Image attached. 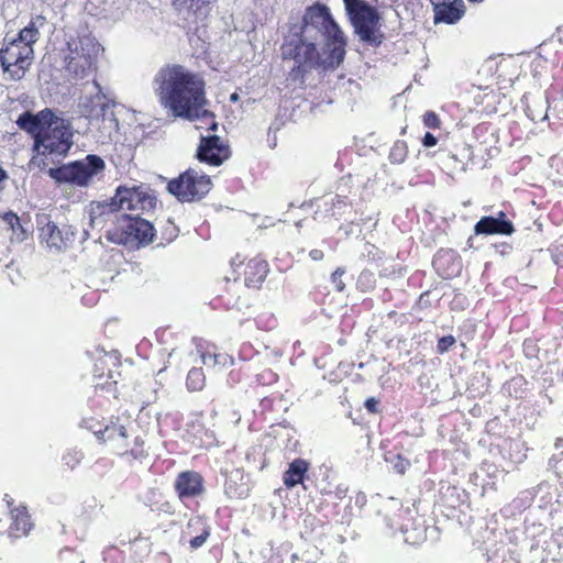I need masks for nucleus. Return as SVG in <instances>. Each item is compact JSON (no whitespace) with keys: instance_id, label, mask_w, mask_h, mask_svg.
Segmentation results:
<instances>
[{"instance_id":"obj_1","label":"nucleus","mask_w":563,"mask_h":563,"mask_svg":"<svg viewBox=\"0 0 563 563\" xmlns=\"http://www.w3.org/2000/svg\"><path fill=\"white\" fill-rule=\"evenodd\" d=\"M344 34L327 5L316 3L306 9L302 24H294L282 46L284 58L294 59L303 70L316 66L333 68L345 55Z\"/></svg>"},{"instance_id":"obj_2","label":"nucleus","mask_w":563,"mask_h":563,"mask_svg":"<svg viewBox=\"0 0 563 563\" xmlns=\"http://www.w3.org/2000/svg\"><path fill=\"white\" fill-rule=\"evenodd\" d=\"M201 76L178 64L158 69L153 78V90L161 106L175 118L195 121L210 117Z\"/></svg>"},{"instance_id":"obj_3","label":"nucleus","mask_w":563,"mask_h":563,"mask_svg":"<svg viewBox=\"0 0 563 563\" xmlns=\"http://www.w3.org/2000/svg\"><path fill=\"white\" fill-rule=\"evenodd\" d=\"M18 125L34 136V156L31 164L37 167L46 166L41 156L62 157L67 154L73 145V132L69 124L56 117L49 109H44L37 114L24 112L16 121Z\"/></svg>"},{"instance_id":"obj_4","label":"nucleus","mask_w":563,"mask_h":563,"mask_svg":"<svg viewBox=\"0 0 563 563\" xmlns=\"http://www.w3.org/2000/svg\"><path fill=\"white\" fill-rule=\"evenodd\" d=\"M44 23L45 18L37 15L20 31L16 38H5V44L0 49V64L11 79H21L31 66L34 56L33 44L38 38V27Z\"/></svg>"},{"instance_id":"obj_5","label":"nucleus","mask_w":563,"mask_h":563,"mask_svg":"<svg viewBox=\"0 0 563 563\" xmlns=\"http://www.w3.org/2000/svg\"><path fill=\"white\" fill-rule=\"evenodd\" d=\"M93 88L95 93L81 98L79 106L85 115L89 118L90 126L100 133L99 141L106 143L112 140V135L117 133L119 126L112 110L115 102L112 96L104 92L96 80Z\"/></svg>"},{"instance_id":"obj_6","label":"nucleus","mask_w":563,"mask_h":563,"mask_svg":"<svg viewBox=\"0 0 563 563\" xmlns=\"http://www.w3.org/2000/svg\"><path fill=\"white\" fill-rule=\"evenodd\" d=\"M106 169L104 161L93 154L85 158L65 164L57 168H49V176L58 183H69L78 187H88L99 178Z\"/></svg>"},{"instance_id":"obj_7","label":"nucleus","mask_w":563,"mask_h":563,"mask_svg":"<svg viewBox=\"0 0 563 563\" xmlns=\"http://www.w3.org/2000/svg\"><path fill=\"white\" fill-rule=\"evenodd\" d=\"M102 51L101 45L90 35L71 40L68 42V54L65 57L67 71L77 77H85L95 68Z\"/></svg>"},{"instance_id":"obj_8","label":"nucleus","mask_w":563,"mask_h":563,"mask_svg":"<svg viewBox=\"0 0 563 563\" xmlns=\"http://www.w3.org/2000/svg\"><path fill=\"white\" fill-rule=\"evenodd\" d=\"M343 2L360 38L371 44L380 43L376 32L379 20L377 10L364 0H343Z\"/></svg>"},{"instance_id":"obj_9","label":"nucleus","mask_w":563,"mask_h":563,"mask_svg":"<svg viewBox=\"0 0 563 563\" xmlns=\"http://www.w3.org/2000/svg\"><path fill=\"white\" fill-rule=\"evenodd\" d=\"M112 206L117 211L129 212L125 216H140L144 211L153 209L155 198L147 192V188L143 186H120L118 187Z\"/></svg>"},{"instance_id":"obj_10","label":"nucleus","mask_w":563,"mask_h":563,"mask_svg":"<svg viewBox=\"0 0 563 563\" xmlns=\"http://www.w3.org/2000/svg\"><path fill=\"white\" fill-rule=\"evenodd\" d=\"M168 191L180 201L199 200L211 189V180L194 169H188L168 183Z\"/></svg>"},{"instance_id":"obj_11","label":"nucleus","mask_w":563,"mask_h":563,"mask_svg":"<svg viewBox=\"0 0 563 563\" xmlns=\"http://www.w3.org/2000/svg\"><path fill=\"white\" fill-rule=\"evenodd\" d=\"M230 151L217 135L201 137L197 151V157L200 162L219 166L229 158Z\"/></svg>"},{"instance_id":"obj_12","label":"nucleus","mask_w":563,"mask_h":563,"mask_svg":"<svg viewBox=\"0 0 563 563\" xmlns=\"http://www.w3.org/2000/svg\"><path fill=\"white\" fill-rule=\"evenodd\" d=\"M125 224H122V230L128 238L133 239L140 244L146 245L151 243L155 236V230L153 225L140 216H125L123 220Z\"/></svg>"},{"instance_id":"obj_13","label":"nucleus","mask_w":563,"mask_h":563,"mask_svg":"<svg viewBox=\"0 0 563 563\" xmlns=\"http://www.w3.org/2000/svg\"><path fill=\"white\" fill-rule=\"evenodd\" d=\"M172 3L186 20L202 21L210 12L207 0H172Z\"/></svg>"},{"instance_id":"obj_14","label":"nucleus","mask_w":563,"mask_h":563,"mask_svg":"<svg viewBox=\"0 0 563 563\" xmlns=\"http://www.w3.org/2000/svg\"><path fill=\"white\" fill-rule=\"evenodd\" d=\"M175 487L180 498L198 496L203 492L202 477L197 472H183L178 475Z\"/></svg>"},{"instance_id":"obj_15","label":"nucleus","mask_w":563,"mask_h":563,"mask_svg":"<svg viewBox=\"0 0 563 563\" xmlns=\"http://www.w3.org/2000/svg\"><path fill=\"white\" fill-rule=\"evenodd\" d=\"M514 231L515 227L511 221H498L493 216L482 217L474 225V232L476 235H511Z\"/></svg>"},{"instance_id":"obj_16","label":"nucleus","mask_w":563,"mask_h":563,"mask_svg":"<svg viewBox=\"0 0 563 563\" xmlns=\"http://www.w3.org/2000/svg\"><path fill=\"white\" fill-rule=\"evenodd\" d=\"M93 433L103 442H111L114 449L121 450L126 446L128 428L122 423L107 426L103 430H93Z\"/></svg>"},{"instance_id":"obj_17","label":"nucleus","mask_w":563,"mask_h":563,"mask_svg":"<svg viewBox=\"0 0 563 563\" xmlns=\"http://www.w3.org/2000/svg\"><path fill=\"white\" fill-rule=\"evenodd\" d=\"M40 236L48 247H53L57 251L62 250L69 240L68 233L64 234L63 231L52 221H47L41 228Z\"/></svg>"},{"instance_id":"obj_18","label":"nucleus","mask_w":563,"mask_h":563,"mask_svg":"<svg viewBox=\"0 0 563 563\" xmlns=\"http://www.w3.org/2000/svg\"><path fill=\"white\" fill-rule=\"evenodd\" d=\"M434 22L455 23L457 21V0H431Z\"/></svg>"},{"instance_id":"obj_19","label":"nucleus","mask_w":563,"mask_h":563,"mask_svg":"<svg viewBox=\"0 0 563 563\" xmlns=\"http://www.w3.org/2000/svg\"><path fill=\"white\" fill-rule=\"evenodd\" d=\"M114 212L117 210L112 206V199L110 201H92L88 208L90 225L92 228H102L106 218Z\"/></svg>"},{"instance_id":"obj_20","label":"nucleus","mask_w":563,"mask_h":563,"mask_svg":"<svg viewBox=\"0 0 563 563\" xmlns=\"http://www.w3.org/2000/svg\"><path fill=\"white\" fill-rule=\"evenodd\" d=\"M308 468L309 464L307 461L296 459L289 464L288 470L284 474V484L288 488L295 487L297 484L302 482L303 475L308 471Z\"/></svg>"},{"instance_id":"obj_21","label":"nucleus","mask_w":563,"mask_h":563,"mask_svg":"<svg viewBox=\"0 0 563 563\" xmlns=\"http://www.w3.org/2000/svg\"><path fill=\"white\" fill-rule=\"evenodd\" d=\"M13 522L11 525L12 532L16 536H25L31 530L32 523L30 516L24 508H18L12 511Z\"/></svg>"},{"instance_id":"obj_22","label":"nucleus","mask_w":563,"mask_h":563,"mask_svg":"<svg viewBox=\"0 0 563 563\" xmlns=\"http://www.w3.org/2000/svg\"><path fill=\"white\" fill-rule=\"evenodd\" d=\"M205 386V375L201 368H192L187 375V387L190 390H201Z\"/></svg>"},{"instance_id":"obj_23","label":"nucleus","mask_w":563,"mask_h":563,"mask_svg":"<svg viewBox=\"0 0 563 563\" xmlns=\"http://www.w3.org/2000/svg\"><path fill=\"white\" fill-rule=\"evenodd\" d=\"M548 101L539 98V109L534 110L530 106H527L526 113L532 121H542L547 119V106Z\"/></svg>"},{"instance_id":"obj_24","label":"nucleus","mask_w":563,"mask_h":563,"mask_svg":"<svg viewBox=\"0 0 563 563\" xmlns=\"http://www.w3.org/2000/svg\"><path fill=\"white\" fill-rule=\"evenodd\" d=\"M202 361H203V364L205 365H210L212 364L213 366L216 365H222V366H227L228 364H233V360L231 356H229L228 354H213V355H202Z\"/></svg>"},{"instance_id":"obj_25","label":"nucleus","mask_w":563,"mask_h":563,"mask_svg":"<svg viewBox=\"0 0 563 563\" xmlns=\"http://www.w3.org/2000/svg\"><path fill=\"white\" fill-rule=\"evenodd\" d=\"M549 467L554 471L556 476L563 477V451L559 454H554L549 460Z\"/></svg>"},{"instance_id":"obj_26","label":"nucleus","mask_w":563,"mask_h":563,"mask_svg":"<svg viewBox=\"0 0 563 563\" xmlns=\"http://www.w3.org/2000/svg\"><path fill=\"white\" fill-rule=\"evenodd\" d=\"M394 470L399 474H405L410 463L408 460L402 459L400 455H393L389 460Z\"/></svg>"},{"instance_id":"obj_27","label":"nucleus","mask_w":563,"mask_h":563,"mask_svg":"<svg viewBox=\"0 0 563 563\" xmlns=\"http://www.w3.org/2000/svg\"><path fill=\"white\" fill-rule=\"evenodd\" d=\"M247 268H256L260 273V279H263L267 273V265L263 261L252 260L247 264Z\"/></svg>"},{"instance_id":"obj_28","label":"nucleus","mask_w":563,"mask_h":563,"mask_svg":"<svg viewBox=\"0 0 563 563\" xmlns=\"http://www.w3.org/2000/svg\"><path fill=\"white\" fill-rule=\"evenodd\" d=\"M493 69H494L493 60L487 59L478 68H476V74L478 76L484 75V76L488 77V76L493 75Z\"/></svg>"},{"instance_id":"obj_29","label":"nucleus","mask_w":563,"mask_h":563,"mask_svg":"<svg viewBox=\"0 0 563 563\" xmlns=\"http://www.w3.org/2000/svg\"><path fill=\"white\" fill-rule=\"evenodd\" d=\"M439 118L434 112H427L423 115V123L428 128H437L439 125Z\"/></svg>"},{"instance_id":"obj_30","label":"nucleus","mask_w":563,"mask_h":563,"mask_svg":"<svg viewBox=\"0 0 563 563\" xmlns=\"http://www.w3.org/2000/svg\"><path fill=\"white\" fill-rule=\"evenodd\" d=\"M455 343V338L452 335L444 336L439 340L438 343V350L443 353L445 352L450 346H452Z\"/></svg>"},{"instance_id":"obj_31","label":"nucleus","mask_w":563,"mask_h":563,"mask_svg":"<svg viewBox=\"0 0 563 563\" xmlns=\"http://www.w3.org/2000/svg\"><path fill=\"white\" fill-rule=\"evenodd\" d=\"M9 230L12 231L13 235L18 240H23L25 236V230L23 229L22 224L20 223V218L18 217V223H12L11 227H9Z\"/></svg>"},{"instance_id":"obj_32","label":"nucleus","mask_w":563,"mask_h":563,"mask_svg":"<svg viewBox=\"0 0 563 563\" xmlns=\"http://www.w3.org/2000/svg\"><path fill=\"white\" fill-rule=\"evenodd\" d=\"M343 273H344L343 271L336 269L332 274V283L334 285L335 290H338V291H342L344 289V284H343L342 279H341Z\"/></svg>"},{"instance_id":"obj_33","label":"nucleus","mask_w":563,"mask_h":563,"mask_svg":"<svg viewBox=\"0 0 563 563\" xmlns=\"http://www.w3.org/2000/svg\"><path fill=\"white\" fill-rule=\"evenodd\" d=\"M208 537H209V531L203 530V532L201 534H199L190 540L191 548L192 549L200 548L206 542Z\"/></svg>"},{"instance_id":"obj_34","label":"nucleus","mask_w":563,"mask_h":563,"mask_svg":"<svg viewBox=\"0 0 563 563\" xmlns=\"http://www.w3.org/2000/svg\"><path fill=\"white\" fill-rule=\"evenodd\" d=\"M2 222L9 229L12 223H18V216L13 212H4L2 214Z\"/></svg>"},{"instance_id":"obj_35","label":"nucleus","mask_w":563,"mask_h":563,"mask_svg":"<svg viewBox=\"0 0 563 563\" xmlns=\"http://www.w3.org/2000/svg\"><path fill=\"white\" fill-rule=\"evenodd\" d=\"M422 143L424 146L431 147L437 144V137L433 134L428 132V133H426V135L422 140Z\"/></svg>"},{"instance_id":"obj_36","label":"nucleus","mask_w":563,"mask_h":563,"mask_svg":"<svg viewBox=\"0 0 563 563\" xmlns=\"http://www.w3.org/2000/svg\"><path fill=\"white\" fill-rule=\"evenodd\" d=\"M377 406H378V401L375 399V398H368L366 401H365V408L369 411V412H377Z\"/></svg>"},{"instance_id":"obj_37","label":"nucleus","mask_w":563,"mask_h":563,"mask_svg":"<svg viewBox=\"0 0 563 563\" xmlns=\"http://www.w3.org/2000/svg\"><path fill=\"white\" fill-rule=\"evenodd\" d=\"M499 96L500 93H495L494 91L485 92L482 102L486 103V107H489L492 101H494L495 98Z\"/></svg>"},{"instance_id":"obj_38","label":"nucleus","mask_w":563,"mask_h":563,"mask_svg":"<svg viewBox=\"0 0 563 563\" xmlns=\"http://www.w3.org/2000/svg\"><path fill=\"white\" fill-rule=\"evenodd\" d=\"M405 534H407V530L405 531ZM423 539H424L423 530H420L418 532L417 537H415V538H411L410 536L405 537L406 542L413 543V544L418 543L419 541H421Z\"/></svg>"},{"instance_id":"obj_39","label":"nucleus","mask_w":563,"mask_h":563,"mask_svg":"<svg viewBox=\"0 0 563 563\" xmlns=\"http://www.w3.org/2000/svg\"><path fill=\"white\" fill-rule=\"evenodd\" d=\"M309 255L313 261H320L323 258V252L320 250H312Z\"/></svg>"},{"instance_id":"obj_40","label":"nucleus","mask_w":563,"mask_h":563,"mask_svg":"<svg viewBox=\"0 0 563 563\" xmlns=\"http://www.w3.org/2000/svg\"><path fill=\"white\" fill-rule=\"evenodd\" d=\"M5 179H7V175H5L4 170L0 168V192L4 188Z\"/></svg>"},{"instance_id":"obj_41","label":"nucleus","mask_w":563,"mask_h":563,"mask_svg":"<svg viewBox=\"0 0 563 563\" xmlns=\"http://www.w3.org/2000/svg\"><path fill=\"white\" fill-rule=\"evenodd\" d=\"M495 219H496V220H498V221H500V220H503V221H509V220L507 219L506 213H505L504 211H499V212L497 213V216L495 217Z\"/></svg>"},{"instance_id":"obj_42","label":"nucleus","mask_w":563,"mask_h":563,"mask_svg":"<svg viewBox=\"0 0 563 563\" xmlns=\"http://www.w3.org/2000/svg\"><path fill=\"white\" fill-rule=\"evenodd\" d=\"M466 8L462 0H460V19L465 14Z\"/></svg>"},{"instance_id":"obj_43","label":"nucleus","mask_w":563,"mask_h":563,"mask_svg":"<svg viewBox=\"0 0 563 563\" xmlns=\"http://www.w3.org/2000/svg\"><path fill=\"white\" fill-rule=\"evenodd\" d=\"M555 448H556V449L563 448V439H562V438H558V439H556V441H555Z\"/></svg>"},{"instance_id":"obj_44","label":"nucleus","mask_w":563,"mask_h":563,"mask_svg":"<svg viewBox=\"0 0 563 563\" xmlns=\"http://www.w3.org/2000/svg\"><path fill=\"white\" fill-rule=\"evenodd\" d=\"M472 412H473L474 415H476L477 412L479 413V412H481V408L475 406V407L472 409Z\"/></svg>"},{"instance_id":"obj_45","label":"nucleus","mask_w":563,"mask_h":563,"mask_svg":"<svg viewBox=\"0 0 563 563\" xmlns=\"http://www.w3.org/2000/svg\"><path fill=\"white\" fill-rule=\"evenodd\" d=\"M238 99H239L238 93H233V95H231V100H232V101H236Z\"/></svg>"},{"instance_id":"obj_46","label":"nucleus","mask_w":563,"mask_h":563,"mask_svg":"<svg viewBox=\"0 0 563 563\" xmlns=\"http://www.w3.org/2000/svg\"><path fill=\"white\" fill-rule=\"evenodd\" d=\"M211 130L216 131L217 130V123L216 122H212L211 123V126H210Z\"/></svg>"},{"instance_id":"obj_47","label":"nucleus","mask_w":563,"mask_h":563,"mask_svg":"<svg viewBox=\"0 0 563 563\" xmlns=\"http://www.w3.org/2000/svg\"><path fill=\"white\" fill-rule=\"evenodd\" d=\"M427 297H428V296H421L420 301H421V302L426 301V300H427Z\"/></svg>"},{"instance_id":"obj_48","label":"nucleus","mask_w":563,"mask_h":563,"mask_svg":"<svg viewBox=\"0 0 563 563\" xmlns=\"http://www.w3.org/2000/svg\"><path fill=\"white\" fill-rule=\"evenodd\" d=\"M470 2H482L483 0H468Z\"/></svg>"},{"instance_id":"obj_49","label":"nucleus","mask_w":563,"mask_h":563,"mask_svg":"<svg viewBox=\"0 0 563 563\" xmlns=\"http://www.w3.org/2000/svg\"><path fill=\"white\" fill-rule=\"evenodd\" d=\"M404 156L406 155V146L402 147Z\"/></svg>"},{"instance_id":"obj_50","label":"nucleus","mask_w":563,"mask_h":563,"mask_svg":"<svg viewBox=\"0 0 563 563\" xmlns=\"http://www.w3.org/2000/svg\"><path fill=\"white\" fill-rule=\"evenodd\" d=\"M465 150H467L468 152H471V145H467V147H466Z\"/></svg>"}]
</instances>
